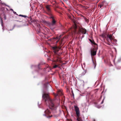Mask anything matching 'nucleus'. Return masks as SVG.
Returning <instances> with one entry per match:
<instances>
[{"mask_svg":"<svg viewBox=\"0 0 121 121\" xmlns=\"http://www.w3.org/2000/svg\"><path fill=\"white\" fill-rule=\"evenodd\" d=\"M0 0V1H1V0Z\"/></svg>","mask_w":121,"mask_h":121,"instance_id":"39","label":"nucleus"},{"mask_svg":"<svg viewBox=\"0 0 121 121\" xmlns=\"http://www.w3.org/2000/svg\"><path fill=\"white\" fill-rule=\"evenodd\" d=\"M40 65V64H39L38 65V66H39Z\"/></svg>","mask_w":121,"mask_h":121,"instance_id":"30","label":"nucleus"},{"mask_svg":"<svg viewBox=\"0 0 121 121\" xmlns=\"http://www.w3.org/2000/svg\"><path fill=\"white\" fill-rule=\"evenodd\" d=\"M48 84V83H46L44 84V87L45 88H47Z\"/></svg>","mask_w":121,"mask_h":121,"instance_id":"22","label":"nucleus"},{"mask_svg":"<svg viewBox=\"0 0 121 121\" xmlns=\"http://www.w3.org/2000/svg\"><path fill=\"white\" fill-rule=\"evenodd\" d=\"M42 98L47 105L48 106L49 108L54 112H56L58 106L59 105V102L57 106L55 104L53 101L50 98L48 94L44 93L43 95Z\"/></svg>","mask_w":121,"mask_h":121,"instance_id":"1","label":"nucleus"},{"mask_svg":"<svg viewBox=\"0 0 121 121\" xmlns=\"http://www.w3.org/2000/svg\"><path fill=\"white\" fill-rule=\"evenodd\" d=\"M10 10H12V11H13V13H14V14H16L17 15H18V14L16 13V12H14L13 11V9H10Z\"/></svg>","mask_w":121,"mask_h":121,"instance_id":"18","label":"nucleus"},{"mask_svg":"<svg viewBox=\"0 0 121 121\" xmlns=\"http://www.w3.org/2000/svg\"><path fill=\"white\" fill-rule=\"evenodd\" d=\"M56 58H55L53 61L55 63V65L53 66L54 68H56L57 67H59L60 66V64L59 63H58L57 62L61 63L62 61L61 60V58L60 57L58 56L57 55L56 56Z\"/></svg>","mask_w":121,"mask_h":121,"instance_id":"2","label":"nucleus"},{"mask_svg":"<svg viewBox=\"0 0 121 121\" xmlns=\"http://www.w3.org/2000/svg\"><path fill=\"white\" fill-rule=\"evenodd\" d=\"M34 22L35 24L37 26V30L38 31L39 33H40V30L41 28V26L40 24L37 23V22L36 21H34Z\"/></svg>","mask_w":121,"mask_h":121,"instance_id":"8","label":"nucleus"},{"mask_svg":"<svg viewBox=\"0 0 121 121\" xmlns=\"http://www.w3.org/2000/svg\"><path fill=\"white\" fill-rule=\"evenodd\" d=\"M4 4V5H5V4ZM6 5L7 6V7H9V6L8 5Z\"/></svg>","mask_w":121,"mask_h":121,"instance_id":"29","label":"nucleus"},{"mask_svg":"<svg viewBox=\"0 0 121 121\" xmlns=\"http://www.w3.org/2000/svg\"><path fill=\"white\" fill-rule=\"evenodd\" d=\"M103 5L102 3L101 4H100L99 5V7L100 8H101L102 7H104L103 6Z\"/></svg>","mask_w":121,"mask_h":121,"instance_id":"23","label":"nucleus"},{"mask_svg":"<svg viewBox=\"0 0 121 121\" xmlns=\"http://www.w3.org/2000/svg\"><path fill=\"white\" fill-rule=\"evenodd\" d=\"M64 37H63V39H62L61 40V42H62V41L63 40V39H64Z\"/></svg>","mask_w":121,"mask_h":121,"instance_id":"28","label":"nucleus"},{"mask_svg":"<svg viewBox=\"0 0 121 121\" xmlns=\"http://www.w3.org/2000/svg\"><path fill=\"white\" fill-rule=\"evenodd\" d=\"M71 93H72V94H73V96H74V94H73V91H71Z\"/></svg>","mask_w":121,"mask_h":121,"instance_id":"25","label":"nucleus"},{"mask_svg":"<svg viewBox=\"0 0 121 121\" xmlns=\"http://www.w3.org/2000/svg\"><path fill=\"white\" fill-rule=\"evenodd\" d=\"M84 18L86 22H89V20L88 19H86L85 17H84Z\"/></svg>","mask_w":121,"mask_h":121,"instance_id":"19","label":"nucleus"},{"mask_svg":"<svg viewBox=\"0 0 121 121\" xmlns=\"http://www.w3.org/2000/svg\"><path fill=\"white\" fill-rule=\"evenodd\" d=\"M87 72L86 70H85L82 73V75H84V74H85Z\"/></svg>","mask_w":121,"mask_h":121,"instance_id":"16","label":"nucleus"},{"mask_svg":"<svg viewBox=\"0 0 121 121\" xmlns=\"http://www.w3.org/2000/svg\"><path fill=\"white\" fill-rule=\"evenodd\" d=\"M56 115H55V116H56Z\"/></svg>","mask_w":121,"mask_h":121,"instance_id":"38","label":"nucleus"},{"mask_svg":"<svg viewBox=\"0 0 121 121\" xmlns=\"http://www.w3.org/2000/svg\"><path fill=\"white\" fill-rule=\"evenodd\" d=\"M108 45H110V44H109V43H108Z\"/></svg>","mask_w":121,"mask_h":121,"instance_id":"34","label":"nucleus"},{"mask_svg":"<svg viewBox=\"0 0 121 121\" xmlns=\"http://www.w3.org/2000/svg\"><path fill=\"white\" fill-rule=\"evenodd\" d=\"M0 19L1 21V25L2 26H3V20L2 19V18H1V17H0Z\"/></svg>","mask_w":121,"mask_h":121,"instance_id":"20","label":"nucleus"},{"mask_svg":"<svg viewBox=\"0 0 121 121\" xmlns=\"http://www.w3.org/2000/svg\"><path fill=\"white\" fill-rule=\"evenodd\" d=\"M69 10V11H70L69 10Z\"/></svg>","mask_w":121,"mask_h":121,"instance_id":"36","label":"nucleus"},{"mask_svg":"<svg viewBox=\"0 0 121 121\" xmlns=\"http://www.w3.org/2000/svg\"><path fill=\"white\" fill-rule=\"evenodd\" d=\"M98 1L97 2V3L98 2Z\"/></svg>","mask_w":121,"mask_h":121,"instance_id":"35","label":"nucleus"},{"mask_svg":"<svg viewBox=\"0 0 121 121\" xmlns=\"http://www.w3.org/2000/svg\"><path fill=\"white\" fill-rule=\"evenodd\" d=\"M75 111L76 112L77 117V120L78 121H82V120L80 117V111L78 107L76 106H74Z\"/></svg>","mask_w":121,"mask_h":121,"instance_id":"4","label":"nucleus"},{"mask_svg":"<svg viewBox=\"0 0 121 121\" xmlns=\"http://www.w3.org/2000/svg\"><path fill=\"white\" fill-rule=\"evenodd\" d=\"M54 95L56 96L59 95H63L62 92V90H57V94H56L55 93H54Z\"/></svg>","mask_w":121,"mask_h":121,"instance_id":"11","label":"nucleus"},{"mask_svg":"<svg viewBox=\"0 0 121 121\" xmlns=\"http://www.w3.org/2000/svg\"><path fill=\"white\" fill-rule=\"evenodd\" d=\"M89 40L92 44H94L95 45V46H96V45L98 46L97 44L95 43L94 41L93 40H92L90 39H89Z\"/></svg>","mask_w":121,"mask_h":121,"instance_id":"13","label":"nucleus"},{"mask_svg":"<svg viewBox=\"0 0 121 121\" xmlns=\"http://www.w3.org/2000/svg\"><path fill=\"white\" fill-rule=\"evenodd\" d=\"M77 26L75 23L74 22L73 26L71 27V32L73 34H75L77 29Z\"/></svg>","mask_w":121,"mask_h":121,"instance_id":"7","label":"nucleus"},{"mask_svg":"<svg viewBox=\"0 0 121 121\" xmlns=\"http://www.w3.org/2000/svg\"><path fill=\"white\" fill-rule=\"evenodd\" d=\"M51 29L52 30V29H51Z\"/></svg>","mask_w":121,"mask_h":121,"instance_id":"37","label":"nucleus"},{"mask_svg":"<svg viewBox=\"0 0 121 121\" xmlns=\"http://www.w3.org/2000/svg\"><path fill=\"white\" fill-rule=\"evenodd\" d=\"M43 115L48 118H50L52 117V115L51 114V112L48 109H47L44 111V114H43Z\"/></svg>","mask_w":121,"mask_h":121,"instance_id":"6","label":"nucleus"},{"mask_svg":"<svg viewBox=\"0 0 121 121\" xmlns=\"http://www.w3.org/2000/svg\"><path fill=\"white\" fill-rule=\"evenodd\" d=\"M107 40L108 42H109L108 39L109 38L110 40V42H112L111 41L113 40V38L112 37V35L108 34L107 35Z\"/></svg>","mask_w":121,"mask_h":121,"instance_id":"12","label":"nucleus"},{"mask_svg":"<svg viewBox=\"0 0 121 121\" xmlns=\"http://www.w3.org/2000/svg\"><path fill=\"white\" fill-rule=\"evenodd\" d=\"M46 8H48V7H47H47H46Z\"/></svg>","mask_w":121,"mask_h":121,"instance_id":"33","label":"nucleus"},{"mask_svg":"<svg viewBox=\"0 0 121 121\" xmlns=\"http://www.w3.org/2000/svg\"><path fill=\"white\" fill-rule=\"evenodd\" d=\"M104 99L102 101V102L101 103V104H103V103L104 102Z\"/></svg>","mask_w":121,"mask_h":121,"instance_id":"26","label":"nucleus"},{"mask_svg":"<svg viewBox=\"0 0 121 121\" xmlns=\"http://www.w3.org/2000/svg\"><path fill=\"white\" fill-rule=\"evenodd\" d=\"M48 68V67H47V68H46L47 69Z\"/></svg>","mask_w":121,"mask_h":121,"instance_id":"32","label":"nucleus"},{"mask_svg":"<svg viewBox=\"0 0 121 121\" xmlns=\"http://www.w3.org/2000/svg\"><path fill=\"white\" fill-rule=\"evenodd\" d=\"M98 48V46H95V47L92 48H91V56L92 58L93 61L94 63L93 59L92 56H94L96 55L97 50Z\"/></svg>","mask_w":121,"mask_h":121,"instance_id":"5","label":"nucleus"},{"mask_svg":"<svg viewBox=\"0 0 121 121\" xmlns=\"http://www.w3.org/2000/svg\"><path fill=\"white\" fill-rule=\"evenodd\" d=\"M3 16L4 18V19L5 20L6 19V17L5 15L4 14L3 15Z\"/></svg>","mask_w":121,"mask_h":121,"instance_id":"21","label":"nucleus"},{"mask_svg":"<svg viewBox=\"0 0 121 121\" xmlns=\"http://www.w3.org/2000/svg\"><path fill=\"white\" fill-rule=\"evenodd\" d=\"M46 9L47 11L49 13V14L51 16V17L50 18H51L52 19V21L51 22L48 23L49 26L51 27L55 25L56 23V21L54 20V17L52 16L50 13L51 11L50 8H46Z\"/></svg>","mask_w":121,"mask_h":121,"instance_id":"3","label":"nucleus"},{"mask_svg":"<svg viewBox=\"0 0 121 121\" xmlns=\"http://www.w3.org/2000/svg\"><path fill=\"white\" fill-rule=\"evenodd\" d=\"M100 36L102 37L103 39H105L106 38V34L105 33L101 35Z\"/></svg>","mask_w":121,"mask_h":121,"instance_id":"14","label":"nucleus"},{"mask_svg":"<svg viewBox=\"0 0 121 121\" xmlns=\"http://www.w3.org/2000/svg\"><path fill=\"white\" fill-rule=\"evenodd\" d=\"M18 16H21L22 17H26V15H21V14H20V15H18Z\"/></svg>","mask_w":121,"mask_h":121,"instance_id":"17","label":"nucleus"},{"mask_svg":"<svg viewBox=\"0 0 121 121\" xmlns=\"http://www.w3.org/2000/svg\"><path fill=\"white\" fill-rule=\"evenodd\" d=\"M61 48L60 47H58L56 46H54L52 47V49L53 50L54 52L56 54L57 52L59 49Z\"/></svg>","mask_w":121,"mask_h":121,"instance_id":"10","label":"nucleus"},{"mask_svg":"<svg viewBox=\"0 0 121 121\" xmlns=\"http://www.w3.org/2000/svg\"><path fill=\"white\" fill-rule=\"evenodd\" d=\"M2 3H0V5H1V4H2Z\"/></svg>","mask_w":121,"mask_h":121,"instance_id":"31","label":"nucleus"},{"mask_svg":"<svg viewBox=\"0 0 121 121\" xmlns=\"http://www.w3.org/2000/svg\"><path fill=\"white\" fill-rule=\"evenodd\" d=\"M60 115V114H58V115H56V117H59Z\"/></svg>","mask_w":121,"mask_h":121,"instance_id":"27","label":"nucleus"},{"mask_svg":"<svg viewBox=\"0 0 121 121\" xmlns=\"http://www.w3.org/2000/svg\"><path fill=\"white\" fill-rule=\"evenodd\" d=\"M61 35H60L59 37H56V38H55V39H58V41L56 42V43H57L59 41V40L60 39V38H61Z\"/></svg>","mask_w":121,"mask_h":121,"instance_id":"15","label":"nucleus"},{"mask_svg":"<svg viewBox=\"0 0 121 121\" xmlns=\"http://www.w3.org/2000/svg\"><path fill=\"white\" fill-rule=\"evenodd\" d=\"M79 31L81 32L83 34H86V30L82 27H79Z\"/></svg>","mask_w":121,"mask_h":121,"instance_id":"9","label":"nucleus"},{"mask_svg":"<svg viewBox=\"0 0 121 121\" xmlns=\"http://www.w3.org/2000/svg\"><path fill=\"white\" fill-rule=\"evenodd\" d=\"M65 2H67V1H68V0H63Z\"/></svg>","mask_w":121,"mask_h":121,"instance_id":"24","label":"nucleus"}]
</instances>
